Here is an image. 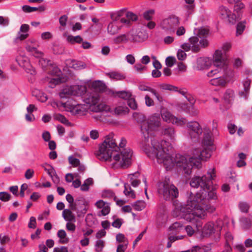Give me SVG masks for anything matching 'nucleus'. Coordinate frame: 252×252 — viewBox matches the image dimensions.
<instances>
[{
	"instance_id": "obj_45",
	"label": "nucleus",
	"mask_w": 252,
	"mask_h": 252,
	"mask_svg": "<svg viewBox=\"0 0 252 252\" xmlns=\"http://www.w3.org/2000/svg\"><path fill=\"white\" fill-rule=\"evenodd\" d=\"M93 184V179L88 178L85 181L83 184L81 186V190L82 191H87L89 189V186Z\"/></svg>"
},
{
	"instance_id": "obj_24",
	"label": "nucleus",
	"mask_w": 252,
	"mask_h": 252,
	"mask_svg": "<svg viewBox=\"0 0 252 252\" xmlns=\"http://www.w3.org/2000/svg\"><path fill=\"white\" fill-rule=\"evenodd\" d=\"M120 29L121 27L118 25V22L113 21L108 25L107 27L108 32L112 35L117 33Z\"/></svg>"
},
{
	"instance_id": "obj_37",
	"label": "nucleus",
	"mask_w": 252,
	"mask_h": 252,
	"mask_svg": "<svg viewBox=\"0 0 252 252\" xmlns=\"http://www.w3.org/2000/svg\"><path fill=\"white\" fill-rule=\"evenodd\" d=\"M62 79L61 77H54L49 80L50 87L53 88L56 85L61 83Z\"/></svg>"
},
{
	"instance_id": "obj_27",
	"label": "nucleus",
	"mask_w": 252,
	"mask_h": 252,
	"mask_svg": "<svg viewBox=\"0 0 252 252\" xmlns=\"http://www.w3.org/2000/svg\"><path fill=\"white\" fill-rule=\"evenodd\" d=\"M26 49L28 52L30 53L35 58H40L43 55V53L42 52L38 51L36 48L30 45H27L26 47Z\"/></svg>"
},
{
	"instance_id": "obj_34",
	"label": "nucleus",
	"mask_w": 252,
	"mask_h": 252,
	"mask_svg": "<svg viewBox=\"0 0 252 252\" xmlns=\"http://www.w3.org/2000/svg\"><path fill=\"white\" fill-rule=\"evenodd\" d=\"M57 236L60 238L61 243H67L68 242V239L66 238V233L64 230H59L57 233Z\"/></svg>"
},
{
	"instance_id": "obj_15",
	"label": "nucleus",
	"mask_w": 252,
	"mask_h": 252,
	"mask_svg": "<svg viewBox=\"0 0 252 252\" xmlns=\"http://www.w3.org/2000/svg\"><path fill=\"white\" fill-rule=\"evenodd\" d=\"M219 13L222 19H226L230 23L234 24L237 20V16L232 13L227 7L221 6L219 8Z\"/></svg>"
},
{
	"instance_id": "obj_39",
	"label": "nucleus",
	"mask_w": 252,
	"mask_h": 252,
	"mask_svg": "<svg viewBox=\"0 0 252 252\" xmlns=\"http://www.w3.org/2000/svg\"><path fill=\"white\" fill-rule=\"evenodd\" d=\"M54 118L55 120L59 121L63 124L66 125H69L70 124V123L66 119V118L60 114H55L54 116Z\"/></svg>"
},
{
	"instance_id": "obj_25",
	"label": "nucleus",
	"mask_w": 252,
	"mask_h": 252,
	"mask_svg": "<svg viewBox=\"0 0 252 252\" xmlns=\"http://www.w3.org/2000/svg\"><path fill=\"white\" fill-rule=\"evenodd\" d=\"M209 83L213 86L223 87L226 84V81L223 77H219L211 79Z\"/></svg>"
},
{
	"instance_id": "obj_13",
	"label": "nucleus",
	"mask_w": 252,
	"mask_h": 252,
	"mask_svg": "<svg viewBox=\"0 0 252 252\" xmlns=\"http://www.w3.org/2000/svg\"><path fill=\"white\" fill-rule=\"evenodd\" d=\"M161 116L164 121L168 123H171L178 126H182L187 123V120L185 118H182L179 119L172 115L171 113L168 111H162Z\"/></svg>"
},
{
	"instance_id": "obj_44",
	"label": "nucleus",
	"mask_w": 252,
	"mask_h": 252,
	"mask_svg": "<svg viewBox=\"0 0 252 252\" xmlns=\"http://www.w3.org/2000/svg\"><path fill=\"white\" fill-rule=\"evenodd\" d=\"M102 196L103 198H113L114 200H115L116 198L115 196V193L111 190H104L102 192Z\"/></svg>"
},
{
	"instance_id": "obj_28",
	"label": "nucleus",
	"mask_w": 252,
	"mask_h": 252,
	"mask_svg": "<svg viewBox=\"0 0 252 252\" xmlns=\"http://www.w3.org/2000/svg\"><path fill=\"white\" fill-rule=\"evenodd\" d=\"M23 10L26 13H30L36 11H39L40 12L44 11L45 8L43 6H41L38 7H31L29 5H24L22 6Z\"/></svg>"
},
{
	"instance_id": "obj_54",
	"label": "nucleus",
	"mask_w": 252,
	"mask_h": 252,
	"mask_svg": "<svg viewBox=\"0 0 252 252\" xmlns=\"http://www.w3.org/2000/svg\"><path fill=\"white\" fill-rule=\"evenodd\" d=\"M177 57L179 60L184 61L187 58V54L182 49H179L177 52Z\"/></svg>"
},
{
	"instance_id": "obj_8",
	"label": "nucleus",
	"mask_w": 252,
	"mask_h": 252,
	"mask_svg": "<svg viewBox=\"0 0 252 252\" xmlns=\"http://www.w3.org/2000/svg\"><path fill=\"white\" fill-rule=\"evenodd\" d=\"M86 91L85 86H67L62 90L59 93V96L62 98L68 97L70 95L81 96L86 92Z\"/></svg>"
},
{
	"instance_id": "obj_11",
	"label": "nucleus",
	"mask_w": 252,
	"mask_h": 252,
	"mask_svg": "<svg viewBox=\"0 0 252 252\" xmlns=\"http://www.w3.org/2000/svg\"><path fill=\"white\" fill-rule=\"evenodd\" d=\"M57 105L58 107H63L66 111H69L74 115H83L87 109L84 105L72 104L68 101L66 102H58Z\"/></svg>"
},
{
	"instance_id": "obj_64",
	"label": "nucleus",
	"mask_w": 252,
	"mask_h": 252,
	"mask_svg": "<svg viewBox=\"0 0 252 252\" xmlns=\"http://www.w3.org/2000/svg\"><path fill=\"white\" fill-rule=\"evenodd\" d=\"M176 31V33L178 36H182L186 33V29L183 26L179 27L178 28H177Z\"/></svg>"
},
{
	"instance_id": "obj_1",
	"label": "nucleus",
	"mask_w": 252,
	"mask_h": 252,
	"mask_svg": "<svg viewBox=\"0 0 252 252\" xmlns=\"http://www.w3.org/2000/svg\"><path fill=\"white\" fill-rule=\"evenodd\" d=\"M151 147H144V150L150 158H156L157 162L163 164L167 170L171 169L176 163L177 166L182 168L185 174L189 175L193 167L200 168L201 167L200 160H206L212 155L214 147H204L201 151L199 149H194L192 151V157L187 159L185 157L177 155L175 158L172 155V146L171 144L164 140L156 137L151 139Z\"/></svg>"
},
{
	"instance_id": "obj_51",
	"label": "nucleus",
	"mask_w": 252,
	"mask_h": 252,
	"mask_svg": "<svg viewBox=\"0 0 252 252\" xmlns=\"http://www.w3.org/2000/svg\"><path fill=\"white\" fill-rule=\"evenodd\" d=\"M239 207L242 212L247 213L249 211L250 206L247 203L241 202L239 204Z\"/></svg>"
},
{
	"instance_id": "obj_41",
	"label": "nucleus",
	"mask_w": 252,
	"mask_h": 252,
	"mask_svg": "<svg viewBox=\"0 0 252 252\" xmlns=\"http://www.w3.org/2000/svg\"><path fill=\"white\" fill-rule=\"evenodd\" d=\"M132 206L135 210L141 211L145 208L146 204L144 201L139 200L132 204Z\"/></svg>"
},
{
	"instance_id": "obj_10",
	"label": "nucleus",
	"mask_w": 252,
	"mask_h": 252,
	"mask_svg": "<svg viewBox=\"0 0 252 252\" xmlns=\"http://www.w3.org/2000/svg\"><path fill=\"white\" fill-rule=\"evenodd\" d=\"M223 222L221 220L218 219L215 222L209 221L206 223L202 229L204 236L208 237L217 232L219 233L222 229Z\"/></svg>"
},
{
	"instance_id": "obj_61",
	"label": "nucleus",
	"mask_w": 252,
	"mask_h": 252,
	"mask_svg": "<svg viewBox=\"0 0 252 252\" xmlns=\"http://www.w3.org/2000/svg\"><path fill=\"white\" fill-rule=\"evenodd\" d=\"M51 74L54 77H61L62 71L58 67H54L51 71Z\"/></svg>"
},
{
	"instance_id": "obj_62",
	"label": "nucleus",
	"mask_w": 252,
	"mask_h": 252,
	"mask_svg": "<svg viewBox=\"0 0 252 252\" xmlns=\"http://www.w3.org/2000/svg\"><path fill=\"white\" fill-rule=\"evenodd\" d=\"M128 106L132 109L135 110L137 108V104L134 99L129 98L127 101Z\"/></svg>"
},
{
	"instance_id": "obj_7",
	"label": "nucleus",
	"mask_w": 252,
	"mask_h": 252,
	"mask_svg": "<svg viewBox=\"0 0 252 252\" xmlns=\"http://www.w3.org/2000/svg\"><path fill=\"white\" fill-rule=\"evenodd\" d=\"M84 101L90 105V108L92 111L98 112L104 110L103 104L100 103L99 95L96 93L87 94L84 96Z\"/></svg>"
},
{
	"instance_id": "obj_20",
	"label": "nucleus",
	"mask_w": 252,
	"mask_h": 252,
	"mask_svg": "<svg viewBox=\"0 0 252 252\" xmlns=\"http://www.w3.org/2000/svg\"><path fill=\"white\" fill-rule=\"evenodd\" d=\"M30 30V26L28 24H22L20 28V31L17 34L16 40H24L29 36L28 32Z\"/></svg>"
},
{
	"instance_id": "obj_43",
	"label": "nucleus",
	"mask_w": 252,
	"mask_h": 252,
	"mask_svg": "<svg viewBox=\"0 0 252 252\" xmlns=\"http://www.w3.org/2000/svg\"><path fill=\"white\" fill-rule=\"evenodd\" d=\"M245 7V4L242 2H236L234 6V11L237 13L238 15L241 13V11Z\"/></svg>"
},
{
	"instance_id": "obj_42",
	"label": "nucleus",
	"mask_w": 252,
	"mask_h": 252,
	"mask_svg": "<svg viewBox=\"0 0 252 252\" xmlns=\"http://www.w3.org/2000/svg\"><path fill=\"white\" fill-rule=\"evenodd\" d=\"M105 246V242L102 240H98L95 244V250L96 252H101Z\"/></svg>"
},
{
	"instance_id": "obj_23",
	"label": "nucleus",
	"mask_w": 252,
	"mask_h": 252,
	"mask_svg": "<svg viewBox=\"0 0 252 252\" xmlns=\"http://www.w3.org/2000/svg\"><path fill=\"white\" fill-rule=\"evenodd\" d=\"M63 217L64 219L69 222H75V216L69 209H64L63 212Z\"/></svg>"
},
{
	"instance_id": "obj_4",
	"label": "nucleus",
	"mask_w": 252,
	"mask_h": 252,
	"mask_svg": "<svg viewBox=\"0 0 252 252\" xmlns=\"http://www.w3.org/2000/svg\"><path fill=\"white\" fill-rule=\"evenodd\" d=\"M161 126V119L158 114H154L141 122V131L148 141L149 136L153 131H157Z\"/></svg>"
},
{
	"instance_id": "obj_57",
	"label": "nucleus",
	"mask_w": 252,
	"mask_h": 252,
	"mask_svg": "<svg viewBox=\"0 0 252 252\" xmlns=\"http://www.w3.org/2000/svg\"><path fill=\"white\" fill-rule=\"evenodd\" d=\"M110 77L111 78H113L116 80H122L124 78V77L123 75L119 73L113 72L109 74Z\"/></svg>"
},
{
	"instance_id": "obj_38",
	"label": "nucleus",
	"mask_w": 252,
	"mask_h": 252,
	"mask_svg": "<svg viewBox=\"0 0 252 252\" xmlns=\"http://www.w3.org/2000/svg\"><path fill=\"white\" fill-rule=\"evenodd\" d=\"M39 64L43 68L45 69L49 65L51 64V61L44 58V55L42 57L39 58Z\"/></svg>"
},
{
	"instance_id": "obj_19",
	"label": "nucleus",
	"mask_w": 252,
	"mask_h": 252,
	"mask_svg": "<svg viewBox=\"0 0 252 252\" xmlns=\"http://www.w3.org/2000/svg\"><path fill=\"white\" fill-rule=\"evenodd\" d=\"M125 16L126 18H122L121 19V23L127 26H129L131 22L136 21L138 19L137 15L130 11L126 10Z\"/></svg>"
},
{
	"instance_id": "obj_31",
	"label": "nucleus",
	"mask_w": 252,
	"mask_h": 252,
	"mask_svg": "<svg viewBox=\"0 0 252 252\" xmlns=\"http://www.w3.org/2000/svg\"><path fill=\"white\" fill-rule=\"evenodd\" d=\"M124 187L125 189L124 190V193L127 196L135 198V194L134 191L131 189L130 186L128 184H125Z\"/></svg>"
},
{
	"instance_id": "obj_40",
	"label": "nucleus",
	"mask_w": 252,
	"mask_h": 252,
	"mask_svg": "<svg viewBox=\"0 0 252 252\" xmlns=\"http://www.w3.org/2000/svg\"><path fill=\"white\" fill-rule=\"evenodd\" d=\"M128 40V38L126 34H121L115 37L114 41L116 44H119L123 42H126Z\"/></svg>"
},
{
	"instance_id": "obj_12",
	"label": "nucleus",
	"mask_w": 252,
	"mask_h": 252,
	"mask_svg": "<svg viewBox=\"0 0 252 252\" xmlns=\"http://www.w3.org/2000/svg\"><path fill=\"white\" fill-rule=\"evenodd\" d=\"M187 126L189 136L193 141H197L203 132L200 124L196 121L190 122L187 124Z\"/></svg>"
},
{
	"instance_id": "obj_52",
	"label": "nucleus",
	"mask_w": 252,
	"mask_h": 252,
	"mask_svg": "<svg viewBox=\"0 0 252 252\" xmlns=\"http://www.w3.org/2000/svg\"><path fill=\"white\" fill-rule=\"evenodd\" d=\"M11 198V195L6 192H0V200L2 201L6 202L9 201Z\"/></svg>"
},
{
	"instance_id": "obj_47",
	"label": "nucleus",
	"mask_w": 252,
	"mask_h": 252,
	"mask_svg": "<svg viewBox=\"0 0 252 252\" xmlns=\"http://www.w3.org/2000/svg\"><path fill=\"white\" fill-rule=\"evenodd\" d=\"M117 95L123 99H128L131 96V94L129 92L120 91L117 93Z\"/></svg>"
},
{
	"instance_id": "obj_35",
	"label": "nucleus",
	"mask_w": 252,
	"mask_h": 252,
	"mask_svg": "<svg viewBox=\"0 0 252 252\" xmlns=\"http://www.w3.org/2000/svg\"><path fill=\"white\" fill-rule=\"evenodd\" d=\"M234 94V93L233 90L231 89H227L224 94L223 98L226 101L229 102L232 99H233Z\"/></svg>"
},
{
	"instance_id": "obj_48",
	"label": "nucleus",
	"mask_w": 252,
	"mask_h": 252,
	"mask_svg": "<svg viewBox=\"0 0 252 252\" xmlns=\"http://www.w3.org/2000/svg\"><path fill=\"white\" fill-rule=\"evenodd\" d=\"M117 242L125 244V243H128V241L125 236L122 233H119L116 235V237Z\"/></svg>"
},
{
	"instance_id": "obj_49",
	"label": "nucleus",
	"mask_w": 252,
	"mask_h": 252,
	"mask_svg": "<svg viewBox=\"0 0 252 252\" xmlns=\"http://www.w3.org/2000/svg\"><path fill=\"white\" fill-rule=\"evenodd\" d=\"M177 109L178 111H183L188 112L189 106H188V104L183 102L178 103L177 105Z\"/></svg>"
},
{
	"instance_id": "obj_14",
	"label": "nucleus",
	"mask_w": 252,
	"mask_h": 252,
	"mask_svg": "<svg viewBox=\"0 0 252 252\" xmlns=\"http://www.w3.org/2000/svg\"><path fill=\"white\" fill-rule=\"evenodd\" d=\"M228 62L221 50H217L214 55V64L220 68L225 69Z\"/></svg>"
},
{
	"instance_id": "obj_21",
	"label": "nucleus",
	"mask_w": 252,
	"mask_h": 252,
	"mask_svg": "<svg viewBox=\"0 0 252 252\" xmlns=\"http://www.w3.org/2000/svg\"><path fill=\"white\" fill-rule=\"evenodd\" d=\"M138 88L141 91H149L151 92L155 96L158 100L159 101V102H161L163 101V97L159 94V93H158L155 90L151 88V87H149L143 84H140L139 85Z\"/></svg>"
},
{
	"instance_id": "obj_55",
	"label": "nucleus",
	"mask_w": 252,
	"mask_h": 252,
	"mask_svg": "<svg viewBox=\"0 0 252 252\" xmlns=\"http://www.w3.org/2000/svg\"><path fill=\"white\" fill-rule=\"evenodd\" d=\"M187 112L192 116H196L199 114V111L197 108L193 106L189 107Z\"/></svg>"
},
{
	"instance_id": "obj_29",
	"label": "nucleus",
	"mask_w": 252,
	"mask_h": 252,
	"mask_svg": "<svg viewBox=\"0 0 252 252\" xmlns=\"http://www.w3.org/2000/svg\"><path fill=\"white\" fill-rule=\"evenodd\" d=\"M162 133L168 137L170 140H175V132L174 129L172 127H169L167 128H165L163 130Z\"/></svg>"
},
{
	"instance_id": "obj_46",
	"label": "nucleus",
	"mask_w": 252,
	"mask_h": 252,
	"mask_svg": "<svg viewBox=\"0 0 252 252\" xmlns=\"http://www.w3.org/2000/svg\"><path fill=\"white\" fill-rule=\"evenodd\" d=\"M160 88L165 90H170L175 92H177L178 87L167 84H162L159 85Z\"/></svg>"
},
{
	"instance_id": "obj_63",
	"label": "nucleus",
	"mask_w": 252,
	"mask_h": 252,
	"mask_svg": "<svg viewBox=\"0 0 252 252\" xmlns=\"http://www.w3.org/2000/svg\"><path fill=\"white\" fill-rule=\"evenodd\" d=\"M74 222H69L68 221L66 224V228L67 230L70 231L71 232H74L76 229V226L74 223Z\"/></svg>"
},
{
	"instance_id": "obj_56",
	"label": "nucleus",
	"mask_w": 252,
	"mask_h": 252,
	"mask_svg": "<svg viewBox=\"0 0 252 252\" xmlns=\"http://www.w3.org/2000/svg\"><path fill=\"white\" fill-rule=\"evenodd\" d=\"M176 62V59L173 57H168L166 59L165 63L166 65L169 67H172Z\"/></svg>"
},
{
	"instance_id": "obj_22",
	"label": "nucleus",
	"mask_w": 252,
	"mask_h": 252,
	"mask_svg": "<svg viewBox=\"0 0 252 252\" xmlns=\"http://www.w3.org/2000/svg\"><path fill=\"white\" fill-rule=\"evenodd\" d=\"M199 41V37L197 36H192L189 38V42L191 46V51L197 53L200 50L201 47Z\"/></svg>"
},
{
	"instance_id": "obj_9",
	"label": "nucleus",
	"mask_w": 252,
	"mask_h": 252,
	"mask_svg": "<svg viewBox=\"0 0 252 252\" xmlns=\"http://www.w3.org/2000/svg\"><path fill=\"white\" fill-rule=\"evenodd\" d=\"M180 24L179 18L175 15H171L163 19L160 26L162 30L168 34L174 33Z\"/></svg>"
},
{
	"instance_id": "obj_5",
	"label": "nucleus",
	"mask_w": 252,
	"mask_h": 252,
	"mask_svg": "<svg viewBox=\"0 0 252 252\" xmlns=\"http://www.w3.org/2000/svg\"><path fill=\"white\" fill-rule=\"evenodd\" d=\"M126 139L122 138L119 145L118 146L120 153H117L113 157V160L115 161V164L123 168H126L130 164L132 154V151L129 148L123 149L126 146Z\"/></svg>"
},
{
	"instance_id": "obj_60",
	"label": "nucleus",
	"mask_w": 252,
	"mask_h": 252,
	"mask_svg": "<svg viewBox=\"0 0 252 252\" xmlns=\"http://www.w3.org/2000/svg\"><path fill=\"white\" fill-rule=\"evenodd\" d=\"M128 243L120 244L118 245L117 252H125L127 248Z\"/></svg>"
},
{
	"instance_id": "obj_6",
	"label": "nucleus",
	"mask_w": 252,
	"mask_h": 252,
	"mask_svg": "<svg viewBox=\"0 0 252 252\" xmlns=\"http://www.w3.org/2000/svg\"><path fill=\"white\" fill-rule=\"evenodd\" d=\"M158 191L159 194L165 200H170L178 196V189L167 181L160 182L158 185Z\"/></svg>"
},
{
	"instance_id": "obj_36",
	"label": "nucleus",
	"mask_w": 252,
	"mask_h": 252,
	"mask_svg": "<svg viewBox=\"0 0 252 252\" xmlns=\"http://www.w3.org/2000/svg\"><path fill=\"white\" fill-rule=\"evenodd\" d=\"M16 60L18 64L22 67H25L29 64V59L27 57L18 56Z\"/></svg>"
},
{
	"instance_id": "obj_58",
	"label": "nucleus",
	"mask_w": 252,
	"mask_h": 252,
	"mask_svg": "<svg viewBox=\"0 0 252 252\" xmlns=\"http://www.w3.org/2000/svg\"><path fill=\"white\" fill-rule=\"evenodd\" d=\"M68 160L69 163L73 166L77 167L78 165H79L80 160L76 158L73 157H70L68 158Z\"/></svg>"
},
{
	"instance_id": "obj_18",
	"label": "nucleus",
	"mask_w": 252,
	"mask_h": 252,
	"mask_svg": "<svg viewBox=\"0 0 252 252\" xmlns=\"http://www.w3.org/2000/svg\"><path fill=\"white\" fill-rule=\"evenodd\" d=\"M204 136L202 140L203 146L206 147H214L213 146L214 140L211 131L207 127L204 128Z\"/></svg>"
},
{
	"instance_id": "obj_50",
	"label": "nucleus",
	"mask_w": 252,
	"mask_h": 252,
	"mask_svg": "<svg viewBox=\"0 0 252 252\" xmlns=\"http://www.w3.org/2000/svg\"><path fill=\"white\" fill-rule=\"evenodd\" d=\"M154 13L155 11L153 9L147 10L143 13V17L146 20H150Z\"/></svg>"
},
{
	"instance_id": "obj_17",
	"label": "nucleus",
	"mask_w": 252,
	"mask_h": 252,
	"mask_svg": "<svg viewBox=\"0 0 252 252\" xmlns=\"http://www.w3.org/2000/svg\"><path fill=\"white\" fill-rule=\"evenodd\" d=\"M208 33V30L204 28H201L196 31V36L201 39L199 43L201 47H207L208 45V41L206 39Z\"/></svg>"
},
{
	"instance_id": "obj_3",
	"label": "nucleus",
	"mask_w": 252,
	"mask_h": 252,
	"mask_svg": "<svg viewBox=\"0 0 252 252\" xmlns=\"http://www.w3.org/2000/svg\"><path fill=\"white\" fill-rule=\"evenodd\" d=\"M119 147L116 142L114 134L111 133L106 136L103 142L100 145L96 156L100 160L112 161L113 153L118 151Z\"/></svg>"
},
{
	"instance_id": "obj_33",
	"label": "nucleus",
	"mask_w": 252,
	"mask_h": 252,
	"mask_svg": "<svg viewBox=\"0 0 252 252\" xmlns=\"http://www.w3.org/2000/svg\"><path fill=\"white\" fill-rule=\"evenodd\" d=\"M66 40L71 44H74L75 43H80L83 41L82 37L79 35L75 36L71 35H68Z\"/></svg>"
},
{
	"instance_id": "obj_2",
	"label": "nucleus",
	"mask_w": 252,
	"mask_h": 252,
	"mask_svg": "<svg viewBox=\"0 0 252 252\" xmlns=\"http://www.w3.org/2000/svg\"><path fill=\"white\" fill-rule=\"evenodd\" d=\"M216 177L214 168L209 169L207 175L202 177L194 176L190 182L191 187L195 188L200 187L201 189L195 195L190 193L185 207L181 211L185 212L184 218L189 222L195 223L199 219H203L206 215V212L213 213L216 208L210 203L218 199L216 189L212 187V180Z\"/></svg>"
},
{
	"instance_id": "obj_26",
	"label": "nucleus",
	"mask_w": 252,
	"mask_h": 252,
	"mask_svg": "<svg viewBox=\"0 0 252 252\" xmlns=\"http://www.w3.org/2000/svg\"><path fill=\"white\" fill-rule=\"evenodd\" d=\"M125 9H122L120 10L113 13L111 15V18L113 22H118V21L119 20L121 21V19L123 18L122 17L125 16Z\"/></svg>"
},
{
	"instance_id": "obj_59",
	"label": "nucleus",
	"mask_w": 252,
	"mask_h": 252,
	"mask_svg": "<svg viewBox=\"0 0 252 252\" xmlns=\"http://www.w3.org/2000/svg\"><path fill=\"white\" fill-rule=\"evenodd\" d=\"M24 67L25 68V70L28 73H30L32 75H34L36 73L35 68L30 63Z\"/></svg>"
},
{
	"instance_id": "obj_32",
	"label": "nucleus",
	"mask_w": 252,
	"mask_h": 252,
	"mask_svg": "<svg viewBox=\"0 0 252 252\" xmlns=\"http://www.w3.org/2000/svg\"><path fill=\"white\" fill-rule=\"evenodd\" d=\"M129 109L126 106H119L115 108L114 113L116 115H125L128 113Z\"/></svg>"
},
{
	"instance_id": "obj_53",
	"label": "nucleus",
	"mask_w": 252,
	"mask_h": 252,
	"mask_svg": "<svg viewBox=\"0 0 252 252\" xmlns=\"http://www.w3.org/2000/svg\"><path fill=\"white\" fill-rule=\"evenodd\" d=\"M92 87L96 90H101L104 88V85L103 83L100 81H95L93 83Z\"/></svg>"
},
{
	"instance_id": "obj_30",
	"label": "nucleus",
	"mask_w": 252,
	"mask_h": 252,
	"mask_svg": "<svg viewBox=\"0 0 252 252\" xmlns=\"http://www.w3.org/2000/svg\"><path fill=\"white\" fill-rule=\"evenodd\" d=\"M70 66L76 70H80L86 68V64L81 61H72Z\"/></svg>"
},
{
	"instance_id": "obj_16",
	"label": "nucleus",
	"mask_w": 252,
	"mask_h": 252,
	"mask_svg": "<svg viewBox=\"0 0 252 252\" xmlns=\"http://www.w3.org/2000/svg\"><path fill=\"white\" fill-rule=\"evenodd\" d=\"M211 64V60L207 57H200L196 59L193 68L198 70L207 69Z\"/></svg>"
}]
</instances>
